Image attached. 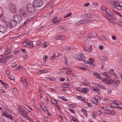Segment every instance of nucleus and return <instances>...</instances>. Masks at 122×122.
<instances>
[{
	"label": "nucleus",
	"mask_w": 122,
	"mask_h": 122,
	"mask_svg": "<svg viewBox=\"0 0 122 122\" xmlns=\"http://www.w3.org/2000/svg\"><path fill=\"white\" fill-rule=\"evenodd\" d=\"M35 7L33 4H28L26 6V9L28 12L30 13H34L36 11Z\"/></svg>",
	"instance_id": "f257e3e1"
},
{
	"label": "nucleus",
	"mask_w": 122,
	"mask_h": 122,
	"mask_svg": "<svg viewBox=\"0 0 122 122\" xmlns=\"http://www.w3.org/2000/svg\"><path fill=\"white\" fill-rule=\"evenodd\" d=\"M42 0H35L32 2V4L35 7H38L41 6L43 4Z\"/></svg>",
	"instance_id": "f03ea898"
},
{
	"label": "nucleus",
	"mask_w": 122,
	"mask_h": 122,
	"mask_svg": "<svg viewBox=\"0 0 122 122\" xmlns=\"http://www.w3.org/2000/svg\"><path fill=\"white\" fill-rule=\"evenodd\" d=\"M13 19L17 23H19L22 21V18L20 15H15L13 16Z\"/></svg>",
	"instance_id": "7ed1b4c3"
},
{
	"label": "nucleus",
	"mask_w": 122,
	"mask_h": 122,
	"mask_svg": "<svg viewBox=\"0 0 122 122\" xmlns=\"http://www.w3.org/2000/svg\"><path fill=\"white\" fill-rule=\"evenodd\" d=\"M17 23L14 20H11L9 21L8 26L9 28H12L16 27L17 25Z\"/></svg>",
	"instance_id": "20e7f679"
},
{
	"label": "nucleus",
	"mask_w": 122,
	"mask_h": 122,
	"mask_svg": "<svg viewBox=\"0 0 122 122\" xmlns=\"http://www.w3.org/2000/svg\"><path fill=\"white\" fill-rule=\"evenodd\" d=\"M83 54H80V56H78L77 59L79 60H81L83 61L85 63H89V61H86L85 60V59L86 58V57H83Z\"/></svg>",
	"instance_id": "39448f33"
},
{
	"label": "nucleus",
	"mask_w": 122,
	"mask_h": 122,
	"mask_svg": "<svg viewBox=\"0 0 122 122\" xmlns=\"http://www.w3.org/2000/svg\"><path fill=\"white\" fill-rule=\"evenodd\" d=\"M19 12L20 15L24 17H26L27 16L26 12L24 10H23L22 9H20L19 11Z\"/></svg>",
	"instance_id": "423d86ee"
},
{
	"label": "nucleus",
	"mask_w": 122,
	"mask_h": 122,
	"mask_svg": "<svg viewBox=\"0 0 122 122\" xmlns=\"http://www.w3.org/2000/svg\"><path fill=\"white\" fill-rule=\"evenodd\" d=\"M7 30V27L5 25H0V31L3 33L5 32Z\"/></svg>",
	"instance_id": "0eeeda50"
},
{
	"label": "nucleus",
	"mask_w": 122,
	"mask_h": 122,
	"mask_svg": "<svg viewBox=\"0 0 122 122\" xmlns=\"http://www.w3.org/2000/svg\"><path fill=\"white\" fill-rule=\"evenodd\" d=\"M97 36L96 32H93L89 34L87 36L88 38H92L96 37Z\"/></svg>",
	"instance_id": "6e6552de"
},
{
	"label": "nucleus",
	"mask_w": 122,
	"mask_h": 122,
	"mask_svg": "<svg viewBox=\"0 0 122 122\" xmlns=\"http://www.w3.org/2000/svg\"><path fill=\"white\" fill-rule=\"evenodd\" d=\"M10 11L13 12H15L16 10V9L15 5L12 4H10Z\"/></svg>",
	"instance_id": "1a4fd4ad"
},
{
	"label": "nucleus",
	"mask_w": 122,
	"mask_h": 122,
	"mask_svg": "<svg viewBox=\"0 0 122 122\" xmlns=\"http://www.w3.org/2000/svg\"><path fill=\"white\" fill-rule=\"evenodd\" d=\"M21 80L24 86L27 87L28 85V83L26 80L25 78H23L21 79Z\"/></svg>",
	"instance_id": "9d476101"
},
{
	"label": "nucleus",
	"mask_w": 122,
	"mask_h": 122,
	"mask_svg": "<svg viewBox=\"0 0 122 122\" xmlns=\"http://www.w3.org/2000/svg\"><path fill=\"white\" fill-rule=\"evenodd\" d=\"M85 20H81L79 22L76 24V25H80L81 24L82 25L84 24L86 22Z\"/></svg>",
	"instance_id": "9b49d317"
},
{
	"label": "nucleus",
	"mask_w": 122,
	"mask_h": 122,
	"mask_svg": "<svg viewBox=\"0 0 122 122\" xmlns=\"http://www.w3.org/2000/svg\"><path fill=\"white\" fill-rule=\"evenodd\" d=\"M92 49V46H91L89 48L88 47L84 48V50H85L86 51L89 52L91 51Z\"/></svg>",
	"instance_id": "f8f14e48"
},
{
	"label": "nucleus",
	"mask_w": 122,
	"mask_h": 122,
	"mask_svg": "<svg viewBox=\"0 0 122 122\" xmlns=\"http://www.w3.org/2000/svg\"><path fill=\"white\" fill-rule=\"evenodd\" d=\"M92 89L93 91H94L96 92L98 94H100L101 93V92L99 89H97L95 87L93 86H92Z\"/></svg>",
	"instance_id": "ddd939ff"
},
{
	"label": "nucleus",
	"mask_w": 122,
	"mask_h": 122,
	"mask_svg": "<svg viewBox=\"0 0 122 122\" xmlns=\"http://www.w3.org/2000/svg\"><path fill=\"white\" fill-rule=\"evenodd\" d=\"M94 75L97 77L99 78L100 79H102V76L97 72H95L94 73Z\"/></svg>",
	"instance_id": "4468645a"
},
{
	"label": "nucleus",
	"mask_w": 122,
	"mask_h": 122,
	"mask_svg": "<svg viewBox=\"0 0 122 122\" xmlns=\"http://www.w3.org/2000/svg\"><path fill=\"white\" fill-rule=\"evenodd\" d=\"M81 111L83 113L85 117H87V113L86 110H85L84 108H82L81 109Z\"/></svg>",
	"instance_id": "2eb2a0df"
},
{
	"label": "nucleus",
	"mask_w": 122,
	"mask_h": 122,
	"mask_svg": "<svg viewBox=\"0 0 122 122\" xmlns=\"http://www.w3.org/2000/svg\"><path fill=\"white\" fill-rule=\"evenodd\" d=\"M101 60L102 61H106L108 60V58L107 56H101Z\"/></svg>",
	"instance_id": "dca6fc26"
},
{
	"label": "nucleus",
	"mask_w": 122,
	"mask_h": 122,
	"mask_svg": "<svg viewBox=\"0 0 122 122\" xmlns=\"http://www.w3.org/2000/svg\"><path fill=\"white\" fill-rule=\"evenodd\" d=\"M105 108L107 111H109L110 112L113 110V109L110 107H105Z\"/></svg>",
	"instance_id": "f3484780"
},
{
	"label": "nucleus",
	"mask_w": 122,
	"mask_h": 122,
	"mask_svg": "<svg viewBox=\"0 0 122 122\" xmlns=\"http://www.w3.org/2000/svg\"><path fill=\"white\" fill-rule=\"evenodd\" d=\"M109 73L110 74H112L113 76H117L116 74L114 72V70L113 69L111 70Z\"/></svg>",
	"instance_id": "a211bd4d"
},
{
	"label": "nucleus",
	"mask_w": 122,
	"mask_h": 122,
	"mask_svg": "<svg viewBox=\"0 0 122 122\" xmlns=\"http://www.w3.org/2000/svg\"><path fill=\"white\" fill-rule=\"evenodd\" d=\"M77 120L78 121V120L76 119L75 117H72V119L71 121V122H77Z\"/></svg>",
	"instance_id": "6ab92c4d"
},
{
	"label": "nucleus",
	"mask_w": 122,
	"mask_h": 122,
	"mask_svg": "<svg viewBox=\"0 0 122 122\" xmlns=\"http://www.w3.org/2000/svg\"><path fill=\"white\" fill-rule=\"evenodd\" d=\"M116 112L115 111H113L109 112V114H111L112 115H116Z\"/></svg>",
	"instance_id": "aec40b11"
},
{
	"label": "nucleus",
	"mask_w": 122,
	"mask_h": 122,
	"mask_svg": "<svg viewBox=\"0 0 122 122\" xmlns=\"http://www.w3.org/2000/svg\"><path fill=\"white\" fill-rule=\"evenodd\" d=\"M40 107H41L43 111H48V112L49 111L46 108H45V106L43 107H42L41 106V105L40 104Z\"/></svg>",
	"instance_id": "412c9836"
},
{
	"label": "nucleus",
	"mask_w": 122,
	"mask_h": 122,
	"mask_svg": "<svg viewBox=\"0 0 122 122\" xmlns=\"http://www.w3.org/2000/svg\"><path fill=\"white\" fill-rule=\"evenodd\" d=\"M53 22L54 24L59 23L60 21V20H58V19L56 20H53Z\"/></svg>",
	"instance_id": "4be33fe9"
},
{
	"label": "nucleus",
	"mask_w": 122,
	"mask_h": 122,
	"mask_svg": "<svg viewBox=\"0 0 122 122\" xmlns=\"http://www.w3.org/2000/svg\"><path fill=\"white\" fill-rule=\"evenodd\" d=\"M103 75L105 76V77L107 78V77L108 79H110V77L107 76V73L106 72H105L102 73Z\"/></svg>",
	"instance_id": "5701e85b"
},
{
	"label": "nucleus",
	"mask_w": 122,
	"mask_h": 122,
	"mask_svg": "<svg viewBox=\"0 0 122 122\" xmlns=\"http://www.w3.org/2000/svg\"><path fill=\"white\" fill-rule=\"evenodd\" d=\"M22 45L24 46H27L28 45V44L25 41H24L22 43Z\"/></svg>",
	"instance_id": "b1692460"
},
{
	"label": "nucleus",
	"mask_w": 122,
	"mask_h": 122,
	"mask_svg": "<svg viewBox=\"0 0 122 122\" xmlns=\"http://www.w3.org/2000/svg\"><path fill=\"white\" fill-rule=\"evenodd\" d=\"M89 90L88 89V88H82V92L84 91L83 93H86Z\"/></svg>",
	"instance_id": "393cba45"
},
{
	"label": "nucleus",
	"mask_w": 122,
	"mask_h": 122,
	"mask_svg": "<svg viewBox=\"0 0 122 122\" xmlns=\"http://www.w3.org/2000/svg\"><path fill=\"white\" fill-rule=\"evenodd\" d=\"M92 4L94 7H96L98 5V3L96 2H94L92 3Z\"/></svg>",
	"instance_id": "a878e982"
},
{
	"label": "nucleus",
	"mask_w": 122,
	"mask_h": 122,
	"mask_svg": "<svg viewBox=\"0 0 122 122\" xmlns=\"http://www.w3.org/2000/svg\"><path fill=\"white\" fill-rule=\"evenodd\" d=\"M110 1L111 4L112 5L115 4H116L117 3L116 2H115L114 0H110Z\"/></svg>",
	"instance_id": "bb28decb"
},
{
	"label": "nucleus",
	"mask_w": 122,
	"mask_h": 122,
	"mask_svg": "<svg viewBox=\"0 0 122 122\" xmlns=\"http://www.w3.org/2000/svg\"><path fill=\"white\" fill-rule=\"evenodd\" d=\"M59 97L60 98L64 101H68V100L67 99H65V97Z\"/></svg>",
	"instance_id": "cd10ccee"
},
{
	"label": "nucleus",
	"mask_w": 122,
	"mask_h": 122,
	"mask_svg": "<svg viewBox=\"0 0 122 122\" xmlns=\"http://www.w3.org/2000/svg\"><path fill=\"white\" fill-rule=\"evenodd\" d=\"M100 9L103 10H105L107 9V8L104 6H102L101 8Z\"/></svg>",
	"instance_id": "c85d7f7f"
},
{
	"label": "nucleus",
	"mask_w": 122,
	"mask_h": 122,
	"mask_svg": "<svg viewBox=\"0 0 122 122\" xmlns=\"http://www.w3.org/2000/svg\"><path fill=\"white\" fill-rule=\"evenodd\" d=\"M64 59L65 60V63L66 64L68 65V60L67 59V57L66 56H64Z\"/></svg>",
	"instance_id": "c756f323"
},
{
	"label": "nucleus",
	"mask_w": 122,
	"mask_h": 122,
	"mask_svg": "<svg viewBox=\"0 0 122 122\" xmlns=\"http://www.w3.org/2000/svg\"><path fill=\"white\" fill-rule=\"evenodd\" d=\"M9 78L12 80H14L15 79V77L14 76L12 75H10L9 77Z\"/></svg>",
	"instance_id": "7c9ffc66"
},
{
	"label": "nucleus",
	"mask_w": 122,
	"mask_h": 122,
	"mask_svg": "<svg viewBox=\"0 0 122 122\" xmlns=\"http://www.w3.org/2000/svg\"><path fill=\"white\" fill-rule=\"evenodd\" d=\"M117 24L118 25L122 26V21H117L116 22Z\"/></svg>",
	"instance_id": "2f4dec72"
},
{
	"label": "nucleus",
	"mask_w": 122,
	"mask_h": 122,
	"mask_svg": "<svg viewBox=\"0 0 122 122\" xmlns=\"http://www.w3.org/2000/svg\"><path fill=\"white\" fill-rule=\"evenodd\" d=\"M96 113L99 115H101L102 114V112L101 110H99Z\"/></svg>",
	"instance_id": "473e14b6"
},
{
	"label": "nucleus",
	"mask_w": 122,
	"mask_h": 122,
	"mask_svg": "<svg viewBox=\"0 0 122 122\" xmlns=\"http://www.w3.org/2000/svg\"><path fill=\"white\" fill-rule=\"evenodd\" d=\"M52 103L55 104H56L57 103V101L54 99H52L51 100Z\"/></svg>",
	"instance_id": "72a5a7b5"
},
{
	"label": "nucleus",
	"mask_w": 122,
	"mask_h": 122,
	"mask_svg": "<svg viewBox=\"0 0 122 122\" xmlns=\"http://www.w3.org/2000/svg\"><path fill=\"white\" fill-rule=\"evenodd\" d=\"M5 73L7 75H9L10 74V72L9 70L7 69L5 70Z\"/></svg>",
	"instance_id": "f704fd0d"
},
{
	"label": "nucleus",
	"mask_w": 122,
	"mask_h": 122,
	"mask_svg": "<svg viewBox=\"0 0 122 122\" xmlns=\"http://www.w3.org/2000/svg\"><path fill=\"white\" fill-rule=\"evenodd\" d=\"M92 102L93 103H94L95 104H97L98 103V101L97 100H94L93 101H92Z\"/></svg>",
	"instance_id": "c9c22d12"
},
{
	"label": "nucleus",
	"mask_w": 122,
	"mask_h": 122,
	"mask_svg": "<svg viewBox=\"0 0 122 122\" xmlns=\"http://www.w3.org/2000/svg\"><path fill=\"white\" fill-rule=\"evenodd\" d=\"M80 100H81L82 101H83L84 102H86V101H85V100L84 99H81V98H82L83 97L82 96H78L77 97Z\"/></svg>",
	"instance_id": "e433bc0d"
},
{
	"label": "nucleus",
	"mask_w": 122,
	"mask_h": 122,
	"mask_svg": "<svg viewBox=\"0 0 122 122\" xmlns=\"http://www.w3.org/2000/svg\"><path fill=\"white\" fill-rule=\"evenodd\" d=\"M106 13L108 15H109L110 13V10L108 9H107L105 11Z\"/></svg>",
	"instance_id": "4c0bfd02"
},
{
	"label": "nucleus",
	"mask_w": 122,
	"mask_h": 122,
	"mask_svg": "<svg viewBox=\"0 0 122 122\" xmlns=\"http://www.w3.org/2000/svg\"><path fill=\"white\" fill-rule=\"evenodd\" d=\"M10 52V50H9L8 49H7L5 51V55L6 54H9Z\"/></svg>",
	"instance_id": "58836bf2"
},
{
	"label": "nucleus",
	"mask_w": 122,
	"mask_h": 122,
	"mask_svg": "<svg viewBox=\"0 0 122 122\" xmlns=\"http://www.w3.org/2000/svg\"><path fill=\"white\" fill-rule=\"evenodd\" d=\"M72 72L71 71V70H67V71L66 72V74L67 75H69L71 74V73Z\"/></svg>",
	"instance_id": "ea45409f"
},
{
	"label": "nucleus",
	"mask_w": 122,
	"mask_h": 122,
	"mask_svg": "<svg viewBox=\"0 0 122 122\" xmlns=\"http://www.w3.org/2000/svg\"><path fill=\"white\" fill-rule=\"evenodd\" d=\"M71 15V13H69L68 14L65 15L64 17V18H66L67 17L70 16Z\"/></svg>",
	"instance_id": "a19ab883"
},
{
	"label": "nucleus",
	"mask_w": 122,
	"mask_h": 122,
	"mask_svg": "<svg viewBox=\"0 0 122 122\" xmlns=\"http://www.w3.org/2000/svg\"><path fill=\"white\" fill-rule=\"evenodd\" d=\"M100 99V98L99 96H97L95 97V100H97V101L99 100Z\"/></svg>",
	"instance_id": "79ce46f5"
},
{
	"label": "nucleus",
	"mask_w": 122,
	"mask_h": 122,
	"mask_svg": "<svg viewBox=\"0 0 122 122\" xmlns=\"http://www.w3.org/2000/svg\"><path fill=\"white\" fill-rule=\"evenodd\" d=\"M69 85V84H64L63 86H64L63 87L64 88H68L69 87L68 86Z\"/></svg>",
	"instance_id": "37998d69"
},
{
	"label": "nucleus",
	"mask_w": 122,
	"mask_h": 122,
	"mask_svg": "<svg viewBox=\"0 0 122 122\" xmlns=\"http://www.w3.org/2000/svg\"><path fill=\"white\" fill-rule=\"evenodd\" d=\"M56 55L55 54H53V56H52V58L51 59L53 61L55 59Z\"/></svg>",
	"instance_id": "c03bdc74"
},
{
	"label": "nucleus",
	"mask_w": 122,
	"mask_h": 122,
	"mask_svg": "<svg viewBox=\"0 0 122 122\" xmlns=\"http://www.w3.org/2000/svg\"><path fill=\"white\" fill-rule=\"evenodd\" d=\"M97 85L99 86V87L101 89H106V88L103 86L101 85Z\"/></svg>",
	"instance_id": "a18cd8bd"
},
{
	"label": "nucleus",
	"mask_w": 122,
	"mask_h": 122,
	"mask_svg": "<svg viewBox=\"0 0 122 122\" xmlns=\"http://www.w3.org/2000/svg\"><path fill=\"white\" fill-rule=\"evenodd\" d=\"M48 80L49 81H54L55 80V79L54 78H52L49 77L48 78Z\"/></svg>",
	"instance_id": "49530a36"
},
{
	"label": "nucleus",
	"mask_w": 122,
	"mask_h": 122,
	"mask_svg": "<svg viewBox=\"0 0 122 122\" xmlns=\"http://www.w3.org/2000/svg\"><path fill=\"white\" fill-rule=\"evenodd\" d=\"M80 88H79V87H78V88L77 87L76 88V90L77 91H79L80 92H81L82 93H83V92H82V90H81L79 89Z\"/></svg>",
	"instance_id": "de8ad7c7"
},
{
	"label": "nucleus",
	"mask_w": 122,
	"mask_h": 122,
	"mask_svg": "<svg viewBox=\"0 0 122 122\" xmlns=\"http://www.w3.org/2000/svg\"><path fill=\"white\" fill-rule=\"evenodd\" d=\"M22 113L24 114H25L26 115H28V114L27 112L24 109L23 110Z\"/></svg>",
	"instance_id": "09e8293b"
},
{
	"label": "nucleus",
	"mask_w": 122,
	"mask_h": 122,
	"mask_svg": "<svg viewBox=\"0 0 122 122\" xmlns=\"http://www.w3.org/2000/svg\"><path fill=\"white\" fill-rule=\"evenodd\" d=\"M72 113H74L75 112V110L73 109L69 108L68 109Z\"/></svg>",
	"instance_id": "8fccbe9b"
},
{
	"label": "nucleus",
	"mask_w": 122,
	"mask_h": 122,
	"mask_svg": "<svg viewBox=\"0 0 122 122\" xmlns=\"http://www.w3.org/2000/svg\"><path fill=\"white\" fill-rule=\"evenodd\" d=\"M93 59L92 58H90L89 59V60L90 61V62H91V63L92 64V63L93 61Z\"/></svg>",
	"instance_id": "3c124183"
},
{
	"label": "nucleus",
	"mask_w": 122,
	"mask_h": 122,
	"mask_svg": "<svg viewBox=\"0 0 122 122\" xmlns=\"http://www.w3.org/2000/svg\"><path fill=\"white\" fill-rule=\"evenodd\" d=\"M1 58L3 62H5L7 60L6 59V57L5 58Z\"/></svg>",
	"instance_id": "603ef678"
},
{
	"label": "nucleus",
	"mask_w": 122,
	"mask_h": 122,
	"mask_svg": "<svg viewBox=\"0 0 122 122\" xmlns=\"http://www.w3.org/2000/svg\"><path fill=\"white\" fill-rule=\"evenodd\" d=\"M48 56H45L43 58V60L45 62H46V58H47Z\"/></svg>",
	"instance_id": "864d4df0"
},
{
	"label": "nucleus",
	"mask_w": 122,
	"mask_h": 122,
	"mask_svg": "<svg viewBox=\"0 0 122 122\" xmlns=\"http://www.w3.org/2000/svg\"><path fill=\"white\" fill-rule=\"evenodd\" d=\"M79 69L81 70H86V68L85 67H80Z\"/></svg>",
	"instance_id": "5fc2aeb1"
},
{
	"label": "nucleus",
	"mask_w": 122,
	"mask_h": 122,
	"mask_svg": "<svg viewBox=\"0 0 122 122\" xmlns=\"http://www.w3.org/2000/svg\"><path fill=\"white\" fill-rule=\"evenodd\" d=\"M48 46L47 43H44V46H43V48H45L47 47Z\"/></svg>",
	"instance_id": "6e6d98bb"
},
{
	"label": "nucleus",
	"mask_w": 122,
	"mask_h": 122,
	"mask_svg": "<svg viewBox=\"0 0 122 122\" xmlns=\"http://www.w3.org/2000/svg\"><path fill=\"white\" fill-rule=\"evenodd\" d=\"M117 4L118 5L122 8V3L120 2L119 3H118L117 2Z\"/></svg>",
	"instance_id": "4d7b16f0"
},
{
	"label": "nucleus",
	"mask_w": 122,
	"mask_h": 122,
	"mask_svg": "<svg viewBox=\"0 0 122 122\" xmlns=\"http://www.w3.org/2000/svg\"><path fill=\"white\" fill-rule=\"evenodd\" d=\"M13 56L12 55H10L9 56H8L6 57V59H8L12 57Z\"/></svg>",
	"instance_id": "13d9d810"
},
{
	"label": "nucleus",
	"mask_w": 122,
	"mask_h": 122,
	"mask_svg": "<svg viewBox=\"0 0 122 122\" xmlns=\"http://www.w3.org/2000/svg\"><path fill=\"white\" fill-rule=\"evenodd\" d=\"M8 118H10V119H11L12 121H13V119L12 118V117H11V115H9L8 117Z\"/></svg>",
	"instance_id": "bf43d9fd"
},
{
	"label": "nucleus",
	"mask_w": 122,
	"mask_h": 122,
	"mask_svg": "<svg viewBox=\"0 0 122 122\" xmlns=\"http://www.w3.org/2000/svg\"><path fill=\"white\" fill-rule=\"evenodd\" d=\"M20 66H18L14 70L15 71H16L17 70L19 69L20 68Z\"/></svg>",
	"instance_id": "052dcab7"
},
{
	"label": "nucleus",
	"mask_w": 122,
	"mask_h": 122,
	"mask_svg": "<svg viewBox=\"0 0 122 122\" xmlns=\"http://www.w3.org/2000/svg\"><path fill=\"white\" fill-rule=\"evenodd\" d=\"M4 115L5 117H7L9 115V114L8 113H6L5 112L4 113Z\"/></svg>",
	"instance_id": "680f3d73"
},
{
	"label": "nucleus",
	"mask_w": 122,
	"mask_h": 122,
	"mask_svg": "<svg viewBox=\"0 0 122 122\" xmlns=\"http://www.w3.org/2000/svg\"><path fill=\"white\" fill-rule=\"evenodd\" d=\"M103 48V46H99V49L100 50H102Z\"/></svg>",
	"instance_id": "e2e57ef3"
},
{
	"label": "nucleus",
	"mask_w": 122,
	"mask_h": 122,
	"mask_svg": "<svg viewBox=\"0 0 122 122\" xmlns=\"http://www.w3.org/2000/svg\"><path fill=\"white\" fill-rule=\"evenodd\" d=\"M62 36H58L56 37V39L57 40H58L59 39H60L62 37Z\"/></svg>",
	"instance_id": "0e129e2a"
},
{
	"label": "nucleus",
	"mask_w": 122,
	"mask_h": 122,
	"mask_svg": "<svg viewBox=\"0 0 122 122\" xmlns=\"http://www.w3.org/2000/svg\"><path fill=\"white\" fill-rule=\"evenodd\" d=\"M28 58V55L27 54H26L24 55L23 56V58L24 59H25Z\"/></svg>",
	"instance_id": "69168bd1"
},
{
	"label": "nucleus",
	"mask_w": 122,
	"mask_h": 122,
	"mask_svg": "<svg viewBox=\"0 0 122 122\" xmlns=\"http://www.w3.org/2000/svg\"><path fill=\"white\" fill-rule=\"evenodd\" d=\"M43 120L44 121L48 122V118L46 117H45L44 118Z\"/></svg>",
	"instance_id": "338daca9"
},
{
	"label": "nucleus",
	"mask_w": 122,
	"mask_h": 122,
	"mask_svg": "<svg viewBox=\"0 0 122 122\" xmlns=\"http://www.w3.org/2000/svg\"><path fill=\"white\" fill-rule=\"evenodd\" d=\"M32 19L33 18L32 17H30L27 19V20L28 21V22H29L30 21L32 20Z\"/></svg>",
	"instance_id": "774afa93"
}]
</instances>
